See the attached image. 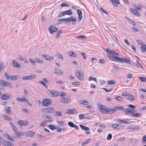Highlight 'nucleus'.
I'll return each instance as SVG.
<instances>
[{"label":"nucleus","mask_w":146,"mask_h":146,"mask_svg":"<svg viewBox=\"0 0 146 146\" xmlns=\"http://www.w3.org/2000/svg\"><path fill=\"white\" fill-rule=\"evenodd\" d=\"M99 110L100 111L104 114H112L115 113L116 111L115 109L114 108H107L106 106L104 105H100L99 106Z\"/></svg>","instance_id":"obj_1"},{"label":"nucleus","mask_w":146,"mask_h":146,"mask_svg":"<svg viewBox=\"0 0 146 146\" xmlns=\"http://www.w3.org/2000/svg\"><path fill=\"white\" fill-rule=\"evenodd\" d=\"M114 58L113 61L115 62L123 63H125L129 64H131V60L126 57L123 58L116 56L114 57Z\"/></svg>","instance_id":"obj_2"},{"label":"nucleus","mask_w":146,"mask_h":146,"mask_svg":"<svg viewBox=\"0 0 146 146\" xmlns=\"http://www.w3.org/2000/svg\"><path fill=\"white\" fill-rule=\"evenodd\" d=\"M10 124L12 129L15 133V134L13 135V137L17 138L18 137H20L21 136V134L22 133L18 132L17 128L12 122H11Z\"/></svg>","instance_id":"obj_3"},{"label":"nucleus","mask_w":146,"mask_h":146,"mask_svg":"<svg viewBox=\"0 0 146 146\" xmlns=\"http://www.w3.org/2000/svg\"><path fill=\"white\" fill-rule=\"evenodd\" d=\"M105 51L108 53H110V55L109 56L112 58H110L111 59H112L113 60L114 59V57L116 56V55L119 56V54L117 53L116 52L113 51H111L108 48H107L105 50Z\"/></svg>","instance_id":"obj_4"},{"label":"nucleus","mask_w":146,"mask_h":146,"mask_svg":"<svg viewBox=\"0 0 146 146\" xmlns=\"http://www.w3.org/2000/svg\"><path fill=\"white\" fill-rule=\"evenodd\" d=\"M83 72L80 70H78L76 71V75L78 78L80 80H82L84 79L83 76Z\"/></svg>","instance_id":"obj_5"},{"label":"nucleus","mask_w":146,"mask_h":146,"mask_svg":"<svg viewBox=\"0 0 146 146\" xmlns=\"http://www.w3.org/2000/svg\"><path fill=\"white\" fill-rule=\"evenodd\" d=\"M41 111L46 113H51L54 112V109L52 107H48L42 109L41 110Z\"/></svg>","instance_id":"obj_6"},{"label":"nucleus","mask_w":146,"mask_h":146,"mask_svg":"<svg viewBox=\"0 0 146 146\" xmlns=\"http://www.w3.org/2000/svg\"><path fill=\"white\" fill-rule=\"evenodd\" d=\"M52 104V101L49 99L47 98L43 100L42 102V105L45 107L50 106Z\"/></svg>","instance_id":"obj_7"},{"label":"nucleus","mask_w":146,"mask_h":146,"mask_svg":"<svg viewBox=\"0 0 146 146\" xmlns=\"http://www.w3.org/2000/svg\"><path fill=\"white\" fill-rule=\"evenodd\" d=\"M111 127L114 129L121 130L123 128V126L121 124L114 123L111 125Z\"/></svg>","instance_id":"obj_8"},{"label":"nucleus","mask_w":146,"mask_h":146,"mask_svg":"<svg viewBox=\"0 0 146 146\" xmlns=\"http://www.w3.org/2000/svg\"><path fill=\"white\" fill-rule=\"evenodd\" d=\"M49 31L51 34H53L54 32L58 31V28L53 26H51L49 28Z\"/></svg>","instance_id":"obj_9"},{"label":"nucleus","mask_w":146,"mask_h":146,"mask_svg":"<svg viewBox=\"0 0 146 146\" xmlns=\"http://www.w3.org/2000/svg\"><path fill=\"white\" fill-rule=\"evenodd\" d=\"M11 97V96L9 94H5L1 96V98L3 100H6L10 99Z\"/></svg>","instance_id":"obj_10"},{"label":"nucleus","mask_w":146,"mask_h":146,"mask_svg":"<svg viewBox=\"0 0 146 146\" xmlns=\"http://www.w3.org/2000/svg\"><path fill=\"white\" fill-rule=\"evenodd\" d=\"M35 77L36 76L35 75H32L23 77L22 79L24 80H31L34 79Z\"/></svg>","instance_id":"obj_11"},{"label":"nucleus","mask_w":146,"mask_h":146,"mask_svg":"<svg viewBox=\"0 0 146 146\" xmlns=\"http://www.w3.org/2000/svg\"><path fill=\"white\" fill-rule=\"evenodd\" d=\"M12 66L14 67L20 68L21 67L20 64L18 63L16 61L13 60L12 61Z\"/></svg>","instance_id":"obj_12"},{"label":"nucleus","mask_w":146,"mask_h":146,"mask_svg":"<svg viewBox=\"0 0 146 146\" xmlns=\"http://www.w3.org/2000/svg\"><path fill=\"white\" fill-rule=\"evenodd\" d=\"M18 124L20 126L21 125H26L29 124V123L26 121L24 120H20L18 121Z\"/></svg>","instance_id":"obj_13"},{"label":"nucleus","mask_w":146,"mask_h":146,"mask_svg":"<svg viewBox=\"0 0 146 146\" xmlns=\"http://www.w3.org/2000/svg\"><path fill=\"white\" fill-rule=\"evenodd\" d=\"M66 19V23L69 22L71 21H73V22H76L77 20V19L75 18L74 17H70Z\"/></svg>","instance_id":"obj_14"},{"label":"nucleus","mask_w":146,"mask_h":146,"mask_svg":"<svg viewBox=\"0 0 146 146\" xmlns=\"http://www.w3.org/2000/svg\"><path fill=\"white\" fill-rule=\"evenodd\" d=\"M0 83L3 86H9L10 84V83L4 81L3 80H1L0 81Z\"/></svg>","instance_id":"obj_15"},{"label":"nucleus","mask_w":146,"mask_h":146,"mask_svg":"<svg viewBox=\"0 0 146 146\" xmlns=\"http://www.w3.org/2000/svg\"><path fill=\"white\" fill-rule=\"evenodd\" d=\"M76 112L75 109H68L66 110V113L68 114L75 113Z\"/></svg>","instance_id":"obj_16"},{"label":"nucleus","mask_w":146,"mask_h":146,"mask_svg":"<svg viewBox=\"0 0 146 146\" xmlns=\"http://www.w3.org/2000/svg\"><path fill=\"white\" fill-rule=\"evenodd\" d=\"M50 93L54 97H57L59 95L58 92L56 91H51L50 92Z\"/></svg>","instance_id":"obj_17"},{"label":"nucleus","mask_w":146,"mask_h":146,"mask_svg":"<svg viewBox=\"0 0 146 146\" xmlns=\"http://www.w3.org/2000/svg\"><path fill=\"white\" fill-rule=\"evenodd\" d=\"M54 73L56 75H62L63 74V72L62 71H60L59 69H56L54 70Z\"/></svg>","instance_id":"obj_18"},{"label":"nucleus","mask_w":146,"mask_h":146,"mask_svg":"<svg viewBox=\"0 0 146 146\" xmlns=\"http://www.w3.org/2000/svg\"><path fill=\"white\" fill-rule=\"evenodd\" d=\"M131 11L133 14L137 16H139L140 15L139 12L134 9L131 8Z\"/></svg>","instance_id":"obj_19"},{"label":"nucleus","mask_w":146,"mask_h":146,"mask_svg":"<svg viewBox=\"0 0 146 146\" xmlns=\"http://www.w3.org/2000/svg\"><path fill=\"white\" fill-rule=\"evenodd\" d=\"M3 144L4 146H13L12 143L8 141H4Z\"/></svg>","instance_id":"obj_20"},{"label":"nucleus","mask_w":146,"mask_h":146,"mask_svg":"<svg viewBox=\"0 0 146 146\" xmlns=\"http://www.w3.org/2000/svg\"><path fill=\"white\" fill-rule=\"evenodd\" d=\"M61 103L67 104L69 103L68 99L67 98H63L60 100Z\"/></svg>","instance_id":"obj_21"},{"label":"nucleus","mask_w":146,"mask_h":146,"mask_svg":"<svg viewBox=\"0 0 146 146\" xmlns=\"http://www.w3.org/2000/svg\"><path fill=\"white\" fill-rule=\"evenodd\" d=\"M126 112L125 114H128L129 113H131V115H132V114L133 113V111H134V110H133L132 111L131 110V109L129 108V109H125L124 110Z\"/></svg>","instance_id":"obj_22"},{"label":"nucleus","mask_w":146,"mask_h":146,"mask_svg":"<svg viewBox=\"0 0 146 146\" xmlns=\"http://www.w3.org/2000/svg\"><path fill=\"white\" fill-rule=\"evenodd\" d=\"M44 118L45 119H48L46 120V121L47 122H51L52 121V119L51 117L50 116H44Z\"/></svg>","instance_id":"obj_23"},{"label":"nucleus","mask_w":146,"mask_h":146,"mask_svg":"<svg viewBox=\"0 0 146 146\" xmlns=\"http://www.w3.org/2000/svg\"><path fill=\"white\" fill-rule=\"evenodd\" d=\"M79 126L84 131H87L89 130V128L86 126L82 125H80Z\"/></svg>","instance_id":"obj_24"},{"label":"nucleus","mask_w":146,"mask_h":146,"mask_svg":"<svg viewBox=\"0 0 146 146\" xmlns=\"http://www.w3.org/2000/svg\"><path fill=\"white\" fill-rule=\"evenodd\" d=\"M64 13L65 15H67L70 16L72 15V13L71 9L64 11Z\"/></svg>","instance_id":"obj_25"},{"label":"nucleus","mask_w":146,"mask_h":146,"mask_svg":"<svg viewBox=\"0 0 146 146\" xmlns=\"http://www.w3.org/2000/svg\"><path fill=\"white\" fill-rule=\"evenodd\" d=\"M17 101H18V100H19V101L22 102H27L28 101L27 99L24 97H23V98H17Z\"/></svg>","instance_id":"obj_26"},{"label":"nucleus","mask_w":146,"mask_h":146,"mask_svg":"<svg viewBox=\"0 0 146 146\" xmlns=\"http://www.w3.org/2000/svg\"><path fill=\"white\" fill-rule=\"evenodd\" d=\"M111 1L113 5L116 7L119 3V0H111Z\"/></svg>","instance_id":"obj_27"},{"label":"nucleus","mask_w":146,"mask_h":146,"mask_svg":"<svg viewBox=\"0 0 146 146\" xmlns=\"http://www.w3.org/2000/svg\"><path fill=\"white\" fill-rule=\"evenodd\" d=\"M141 48L142 51L143 52H145L146 50V45L145 44H143L141 46Z\"/></svg>","instance_id":"obj_28"},{"label":"nucleus","mask_w":146,"mask_h":146,"mask_svg":"<svg viewBox=\"0 0 146 146\" xmlns=\"http://www.w3.org/2000/svg\"><path fill=\"white\" fill-rule=\"evenodd\" d=\"M141 114L140 113H133L132 115H131L132 116L135 117H139L141 116Z\"/></svg>","instance_id":"obj_29"},{"label":"nucleus","mask_w":146,"mask_h":146,"mask_svg":"<svg viewBox=\"0 0 146 146\" xmlns=\"http://www.w3.org/2000/svg\"><path fill=\"white\" fill-rule=\"evenodd\" d=\"M127 96L130 100L131 101H134L135 100V97L133 95L131 94H128Z\"/></svg>","instance_id":"obj_30"},{"label":"nucleus","mask_w":146,"mask_h":146,"mask_svg":"<svg viewBox=\"0 0 146 146\" xmlns=\"http://www.w3.org/2000/svg\"><path fill=\"white\" fill-rule=\"evenodd\" d=\"M5 110L7 112V113H10L11 111V107L9 106H8L7 107H5Z\"/></svg>","instance_id":"obj_31"},{"label":"nucleus","mask_w":146,"mask_h":146,"mask_svg":"<svg viewBox=\"0 0 146 146\" xmlns=\"http://www.w3.org/2000/svg\"><path fill=\"white\" fill-rule=\"evenodd\" d=\"M27 134L29 136L32 137L35 134V133L33 131H28L27 132Z\"/></svg>","instance_id":"obj_32"},{"label":"nucleus","mask_w":146,"mask_h":146,"mask_svg":"<svg viewBox=\"0 0 146 146\" xmlns=\"http://www.w3.org/2000/svg\"><path fill=\"white\" fill-rule=\"evenodd\" d=\"M79 103L80 104L83 105H87L88 104V102L86 101H84L80 100L79 101Z\"/></svg>","instance_id":"obj_33"},{"label":"nucleus","mask_w":146,"mask_h":146,"mask_svg":"<svg viewBox=\"0 0 146 146\" xmlns=\"http://www.w3.org/2000/svg\"><path fill=\"white\" fill-rule=\"evenodd\" d=\"M115 109L117 110H125V109L124 108L121 106H116L115 107Z\"/></svg>","instance_id":"obj_34"},{"label":"nucleus","mask_w":146,"mask_h":146,"mask_svg":"<svg viewBox=\"0 0 146 146\" xmlns=\"http://www.w3.org/2000/svg\"><path fill=\"white\" fill-rule=\"evenodd\" d=\"M19 76L18 75H13L12 76V78H11L10 80H17L19 79Z\"/></svg>","instance_id":"obj_35"},{"label":"nucleus","mask_w":146,"mask_h":146,"mask_svg":"<svg viewBox=\"0 0 146 146\" xmlns=\"http://www.w3.org/2000/svg\"><path fill=\"white\" fill-rule=\"evenodd\" d=\"M69 56H71L72 57H76V54L73 52H72V51L70 52L69 53Z\"/></svg>","instance_id":"obj_36"},{"label":"nucleus","mask_w":146,"mask_h":146,"mask_svg":"<svg viewBox=\"0 0 146 146\" xmlns=\"http://www.w3.org/2000/svg\"><path fill=\"white\" fill-rule=\"evenodd\" d=\"M138 6L136 7V9L137 10H141V8L142 7V4L139 3H138Z\"/></svg>","instance_id":"obj_37"},{"label":"nucleus","mask_w":146,"mask_h":146,"mask_svg":"<svg viewBox=\"0 0 146 146\" xmlns=\"http://www.w3.org/2000/svg\"><path fill=\"white\" fill-rule=\"evenodd\" d=\"M138 78L142 82H145L146 81V78L139 77Z\"/></svg>","instance_id":"obj_38"},{"label":"nucleus","mask_w":146,"mask_h":146,"mask_svg":"<svg viewBox=\"0 0 146 146\" xmlns=\"http://www.w3.org/2000/svg\"><path fill=\"white\" fill-rule=\"evenodd\" d=\"M142 143L145 144L146 143V135H145L143 137L142 139Z\"/></svg>","instance_id":"obj_39"},{"label":"nucleus","mask_w":146,"mask_h":146,"mask_svg":"<svg viewBox=\"0 0 146 146\" xmlns=\"http://www.w3.org/2000/svg\"><path fill=\"white\" fill-rule=\"evenodd\" d=\"M55 115L57 116H59L62 115V113L60 111H58L55 112Z\"/></svg>","instance_id":"obj_40"},{"label":"nucleus","mask_w":146,"mask_h":146,"mask_svg":"<svg viewBox=\"0 0 146 146\" xmlns=\"http://www.w3.org/2000/svg\"><path fill=\"white\" fill-rule=\"evenodd\" d=\"M91 140L90 139H89L86 141L83 142L82 144V145L83 146L86 144H88L90 141Z\"/></svg>","instance_id":"obj_41"},{"label":"nucleus","mask_w":146,"mask_h":146,"mask_svg":"<svg viewBox=\"0 0 146 146\" xmlns=\"http://www.w3.org/2000/svg\"><path fill=\"white\" fill-rule=\"evenodd\" d=\"M108 84L110 85H114L115 84V81L113 80H109L108 81Z\"/></svg>","instance_id":"obj_42"},{"label":"nucleus","mask_w":146,"mask_h":146,"mask_svg":"<svg viewBox=\"0 0 146 146\" xmlns=\"http://www.w3.org/2000/svg\"><path fill=\"white\" fill-rule=\"evenodd\" d=\"M49 128L52 130H54L56 128V127L54 125H49L48 126Z\"/></svg>","instance_id":"obj_43"},{"label":"nucleus","mask_w":146,"mask_h":146,"mask_svg":"<svg viewBox=\"0 0 146 146\" xmlns=\"http://www.w3.org/2000/svg\"><path fill=\"white\" fill-rule=\"evenodd\" d=\"M58 123L61 126H63L65 125V123L64 121H59Z\"/></svg>","instance_id":"obj_44"},{"label":"nucleus","mask_w":146,"mask_h":146,"mask_svg":"<svg viewBox=\"0 0 146 146\" xmlns=\"http://www.w3.org/2000/svg\"><path fill=\"white\" fill-rule=\"evenodd\" d=\"M6 137L9 140L12 141H13L12 137H11L9 135H8V134H7V135L6 136Z\"/></svg>","instance_id":"obj_45"},{"label":"nucleus","mask_w":146,"mask_h":146,"mask_svg":"<svg viewBox=\"0 0 146 146\" xmlns=\"http://www.w3.org/2000/svg\"><path fill=\"white\" fill-rule=\"evenodd\" d=\"M77 38L79 39L82 38L83 39H86L87 38L85 36L83 35L78 36L77 37Z\"/></svg>","instance_id":"obj_46"},{"label":"nucleus","mask_w":146,"mask_h":146,"mask_svg":"<svg viewBox=\"0 0 146 146\" xmlns=\"http://www.w3.org/2000/svg\"><path fill=\"white\" fill-rule=\"evenodd\" d=\"M61 31H58L55 37L56 38H58L59 37H60V35L61 34Z\"/></svg>","instance_id":"obj_47"},{"label":"nucleus","mask_w":146,"mask_h":146,"mask_svg":"<svg viewBox=\"0 0 146 146\" xmlns=\"http://www.w3.org/2000/svg\"><path fill=\"white\" fill-rule=\"evenodd\" d=\"M135 64L136 65H137L139 67L141 68H143V67L141 65V64L139 62H138V60H137Z\"/></svg>","instance_id":"obj_48"},{"label":"nucleus","mask_w":146,"mask_h":146,"mask_svg":"<svg viewBox=\"0 0 146 146\" xmlns=\"http://www.w3.org/2000/svg\"><path fill=\"white\" fill-rule=\"evenodd\" d=\"M102 89L103 90H105V91L107 93H108L109 92H112L113 90V89H112V88H111L109 90H108L106 88H102Z\"/></svg>","instance_id":"obj_49"},{"label":"nucleus","mask_w":146,"mask_h":146,"mask_svg":"<svg viewBox=\"0 0 146 146\" xmlns=\"http://www.w3.org/2000/svg\"><path fill=\"white\" fill-rule=\"evenodd\" d=\"M120 99H123V98L119 96H116L115 98V100H117L118 101H123L122 100Z\"/></svg>","instance_id":"obj_50"},{"label":"nucleus","mask_w":146,"mask_h":146,"mask_svg":"<svg viewBox=\"0 0 146 146\" xmlns=\"http://www.w3.org/2000/svg\"><path fill=\"white\" fill-rule=\"evenodd\" d=\"M68 125L71 127H73L74 124L71 121H69L68 123Z\"/></svg>","instance_id":"obj_51"},{"label":"nucleus","mask_w":146,"mask_h":146,"mask_svg":"<svg viewBox=\"0 0 146 146\" xmlns=\"http://www.w3.org/2000/svg\"><path fill=\"white\" fill-rule=\"evenodd\" d=\"M41 56L42 57H43L44 59H46V60H49V58H48V57H49L48 55L46 56V55H44L43 54H42V55Z\"/></svg>","instance_id":"obj_52"},{"label":"nucleus","mask_w":146,"mask_h":146,"mask_svg":"<svg viewBox=\"0 0 146 146\" xmlns=\"http://www.w3.org/2000/svg\"><path fill=\"white\" fill-rule=\"evenodd\" d=\"M47 122L46 121H43L41 123L40 125L42 127L45 126L46 125Z\"/></svg>","instance_id":"obj_53"},{"label":"nucleus","mask_w":146,"mask_h":146,"mask_svg":"<svg viewBox=\"0 0 146 146\" xmlns=\"http://www.w3.org/2000/svg\"><path fill=\"white\" fill-rule=\"evenodd\" d=\"M79 117L80 119H85V116L84 115L82 114H80L79 115Z\"/></svg>","instance_id":"obj_54"},{"label":"nucleus","mask_w":146,"mask_h":146,"mask_svg":"<svg viewBox=\"0 0 146 146\" xmlns=\"http://www.w3.org/2000/svg\"><path fill=\"white\" fill-rule=\"evenodd\" d=\"M131 123H133L130 121L127 120V121H124L123 120V123L125 124H129Z\"/></svg>","instance_id":"obj_55"},{"label":"nucleus","mask_w":146,"mask_h":146,"mask_svg":"<svg viewBox=\"0 0 146 146\" xmlns=\"http://www.w3.org/2000/svg\"><path fill=\"white\" fill-rule=\"evenodd\" d=\"M61 6L62 7H69V5L68 4L66 3H63L61 4Z\"/></svg>","instance_id":"obj_56"},{"label":"nucleus","mask_w":146,"mask_h":146,"mask_svg":"<svg viewBox=\"0 0 146 146\" xmlns=\"http://www.w3.org/2000/svg\"><path fill=\"white\" fill-rule=\"evenodd\" d=\"M112 137V135L110 133L108 134V137L107 138V139L108 140H110L111 139Z\"/></svg>","instance_id":"obj_57"},{"label":"nucleus","mask_w":146,"mask_h":146,"mask_svg":"<svg viewBox=\"0 0 146 146\" xmlns=\"http://www.w3.org/2000/svg\"><path fill=\"white\" fill-rule=\"evenodd\" d=\"M58 21H65L66 23V18H62L58 19L57 20Z\"/></svg>","instance_id":"obj_58"},{"label":"nucleus","mask_w":146,"mask_h":146,"mask_svg":"<svg viewBox=\"0 0 146 146\" xmlns=\"http://www.w3.org/2000/svg\"><path fill=\"white\" fill-rule=\"evenodd\" d=\"M115 120L117 122L122 123H123V120H121L119 119H115Z\"/></svg>","instance_id":"obj_59"},{"label":"nucleus","mask_w":146,"mask_h":146,"mask_svg":"<svg viewBox=\"0 0 146 146\" xmlns=\"http://www.w3.org/2000/svg\"><path fill=\"white\" fill-rule=\"evenodd\" d=\"M0 63V69L2 70L4 68V65L2 62H1Z\"/></svg>","instance_id":"obj_60"},{"label":"nucleus","mask_w":146,"mask_h":146,"mask_svg":"<svg viewBox=\"0 0 146 146\" xmlns=\"http://www.w3.org/2000/svg\"><path fill=\"white\" fill-rule=\"evenodd\" d=\"M125 139L124 137H121L119 138L117 140L118 142H120L122 141H124Z\"/></svg>","instance_id":"obj_61"},{"label":"nucleus","mask_w":146,"mask_h":146,"mask_svg":"<svg viewBox=\"0 0 146 146\" xmlns=\"http://www.w3.org/2000/svg\"><path fill=\"white\" fill-rule=\"evenodd\" d=\"M36 62H37L38 63H43V62H42V60L40 59H39L38 58H37L36 59Z\"/></svg>","instance_id":"obj_62"},{"label":"nucleus","mask_w":146,"mask_h":146,"mask_svg":"<svg viewBox=\"0 0 146 146\" xmlns=\"http://www.w3.org/2000/svg\"><path fill=\"white\" fill-rule=\"evenodd\" d=\"M59 94L62 97H65L66 96V94L63 92H60Z\"/></svg>","instance_id":"obj_63"},{"label":"nucleus","mask_w":146,"mask_h":146,"mask_svg":"<svg viewBox=\"0 0 146 146\" xmlns=\"http://www.w3.org/2000/svg\"><path fill=\"white\" fill-rule=\"evenodd\" d=\"M4 118L5 119V120H7L8 121H10L11 120V119L10 118V117L7 115H5Z\"/></svg>","instance_id":"obj_64"}]
</instances>
